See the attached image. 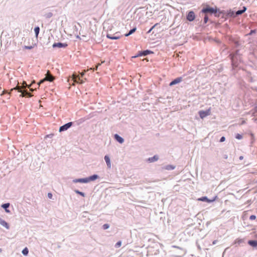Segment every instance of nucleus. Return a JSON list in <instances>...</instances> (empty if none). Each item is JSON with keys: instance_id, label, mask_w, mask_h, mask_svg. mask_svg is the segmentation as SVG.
I'll list each match as a JSON object with an SVG mask.
<instances>
[{"instance_id": "41", "label": "nucleus", "mask_w": 257, "mask_h": 257, "mask_svg": "<svg viewBox=\"0 0 257 257\" xmlns=\"http://www.w3.org/2000/svg\"><path fill=\"white\" fill-rule=\"evenodd\" d=\"M33 47H34L33 46H25L24 48L26 49L31 50V49H33Z\"/></svg>"}, {"instance_id": "13", "label": "nucleus", "mask_w": 257, "mask_h": 257, "mask_svg": "<svg viewBox=\"0 0 257 257\" xmlns=\"http://www.w3.org/2000/svg\"><path fill=\"white\" fill-rule=\"evenodd\" d=\"M114 138L119 144H122L124 142L123 138L117 134L114 135Z\"/></svg>"}, {"instance_id": "7", "label": "nucleus", "mask_w": 257, "mask_h": 257, "mask_svg": "<svg viewBox=\"0 0 257 257\" xmlns=\"http://www.w3.org/2000/svg\"><path fill=\"white\" fill-rule=\"evenodd\" d=\"M151 54H154V52L150 50L147 49L143 51H139L137 54V56H146Z\"/></svg>"}, {"instance_id": "54", "label": "nucleus", "mask_w": 257, "mask_h": 257, "mask_svg": "<svg viewBox=\"0 0 257 257\" xmlns=\"http://www.w3.org/2000/svg\"><path fill=\"white\" fill-rule=\"evenodd\" d=\"M2 248H0V253L2 252Z\"/></svg>"}, {"instance_id": "21", "label": "nucleus", "mask_w": 257, "mask_h": 257, "mask_svg": "<svg viewBox=\"0 0 257 257\" xmlns=\"http://www.w3.org/2000/svg\"><path fill=\"white\" fill-rule=\"evenodd\" d=\"M45 79L48 81L52 82L53 81L54 78V76L51 74H47Z\"/></svg>"}, {"instance_id": "31", "label": "nucleus", "mask_w": 257, "mask_h": 257, "mask_svg": "<svg viewBox=\"0 0 257 257\" xmlns=\"http://www.w3.org/2000/svg\"><path fill=\"white\" fill-rule=\"evenodd\" d=\"M231 41L234 44L235 47H238L240 45L239 43L235 40L233 39L231 40Z\"/></svg>"}, {"instance_id": "30", "label": "nucleus", "mask_w": 257, "mask_h": 257, "mask_svg": "<svg viewBox=\"0 0 257 257\" xmlns=\"http://www.w3.org/2000/svg\"><path fill=\"white\" fill-rule=\"evenodd\" d=\"M209 21V18L207 15L205 14L204 19H203V24H206Z\"/></svg>"}, {"instance_id": "42", "label": "nucleus", "mask_w": 257, "mask_h": 257, "mask_svg": "<svg viewBox=\"0 0 257 257\" xmlns=\"http://www.w3.org/2000/svg\"><path fill=\"white\" fill-rule=\"evenodd\" d=\"M225 140V137L224 136H222L220 138V139L219 140V142L222 143V142H224Z\"/></svg>"}, {"instance_id": "20", "label": "nucleus", "mask_w": 257, "mask_h": 257, "mask_svg": "<svg viewBox=\"0 0 257 257\" xmlns=\"http://www.w3.org/2000/svg\"><path fill=\"white\" fill-rule=\"evenodd\" d=\"M176 168V166L173 165H167L163 167V169L166 170H173L175 169Z\"/></svg>"}, {"instance_id": "48", "label": "nucleus", "mask_w": 257, "mask_h": 257, "mask_svg": "<svg viewBox=\"0 0 257 257\" xmlns=\"http://www.w3.org/2000/svg\"><path fill=\"white\" fill-rule=\"evenodd\" d=\"M131 34H129V32L128 33H126L124 34V36L125 37H128L129 36H130Z\"/></svg>"}, {"instance_id": "38", "label": "nucleus", "mask_w": 257, "mask_h": 257, "mask_svg": "<svg viewBox=\"0 0 257 257\" xmlns=\"http://www.w3.org/2000/svg\"><path fill=\"white\" fill-rule=\"evenodd\" d=\"M121 241H118L115 243V247L116 248H118V247H120L121 246Z\"/></svg>"}, {"instance_id": "23", "label": "nucleus", "mask_w": 257, "mask_h": 257, "mask_svg": "<svg viewBox=\"0 0 257 257\" xmlns=\"http://www.w3.org/2000/svg\"><path fill=\"white\" fill-rule=\"evenodd\" d=\"M34 32H35V36L36 37H37L38 36V35L39 34V32H40V28L39 26H36L34 28Z\"/></svg>"}, {"instance_id": "47", "label": "nucleus", "mask_w": 257, "mask_h": 257, "mask_svg": "<svg viewBox=\"0 0 257 257\" xmlns=\"http://www.w3.org/2000/svg\"><path fill=\"white\" fill-rule=\"evenodd\" d=\"M53 136V134H49V135H47V137L51 138Z\"/></svg>"}, {"instance_id": "25", "label": "nucleus", "mask_w": 257, "mask_h": 257, "mask_svg": "<svg viewBox=\"0 0 257 257\" xmlns=\"http://www.w3.org/2000/svg\"><path fill=\"white\" fill-rule=\"evenodd\" d=\"M22 254L24 255L27 256L28 254V253H29V249H28V248L27 247H25L22 250Z\"/></svg>"}, {"instance_id": "11", "label": "nucleus", "mask_w": 257, "mask_h": 257, "mask_svg": "<svg viewBox=\"0 0 257 257\" xmlns=\"http://www.w3.org/2000/svg\"><path fill=\"white\" fill-rule=\"evenodd\" d=\"M106 37L111 40H117L120 38V36L118 35V33H116L114 35L107 33Z\"/></svg>"}, {"instance_id": "50", "label": "nucleus", "mask_w": 257, "mask_h": 257, "mask_svg": "<svg viewBox=\"0 0 257 257\" xmlns=\"http://www.w3.org/2000/svg\"><path fill=\"white\" fill-rule=\"evenodd\" d=\"M139 56H137V54L134 56L132 57L133 58H137V57H139Z\"/></svg>"}, {"instance_id": "24", "label": "nucleus", "mask_w": 257, "mask_h": 257, "mask_svg": "<svg viewBox=\"0 0 257 257\" xmlns=\"http://www.w3.org/2000/svg\"><path fill=\"white\" fill-rule=\"evenodd\" d=\"M15 89L17 90V91L19 92H20L22 94L23 92H24V90L25 88L23 87L22 86H18L16 87Z\"/></svg>"}, {"instance_id": "46", "label": "nucleus", "mask_w": 257, "mask_h": 257, "mask_svg": "<svg viewBox=\"0 0 257 257\" xmlns=\"http://www.w3.org/2000/svg\"><path fill=\"white\" fill-rule=\"evenodd\" d=\"M223 158L224 159H227L228 158V156L226 154H224L223 155Z\"/></svg>"}, {"instance_id": "26", "label": "nucleus", "mask_w": 257, "mask_h": 257, "mask_svg": "<svg viewBox=\"0 0 257 257\" xmlns=\"http://www.w3.org/2000/svg\"><path fill=\"white\" fill-rule=\"evenodd\" d=\"M226 13L227 11L221 10V17L223 19H226Z\"/></svg>"}, {"instance_id": "39", "label": "nucleus", "mask_w": 257, "mask_h": 257, "mask_svg": "<svg viewBox=\"0 0 257 257\" xmlns=\"http://www.w3.org/2000/svg\"><path fill=\"white\" fill-rule=\"evenodd\" d=\"M256 33V30L254 29V30H251L249 32V33L247 34L248 35H253V34H255Z\"/></svg>"}, {"instance_id": "5", "label": "nucleus", "mask_w": 257, "mask_h": 257, "mask_svg": "<svg viewBox=\"0 0 257 257\" xmlns=\"http://www.w3.org/2000/svg\"><path fill=\"white\" fill-rule=\"evenodd\" d=\"M217 198V196H215L212 197L211 199H209L207 196H202L198 199V201L206 202L207 203H212L216 200Z\"/></svg>"}, {"instance_id": "43", "label": "nucleus", "mask_w": 257, "mask_h": 257, "mask_svg": "<svg viewBox=\"0 0 257 257\" xmlns=\"http://www.w3.org/2000/svg\"><path fill=\"white\" fill-rule=\"evenodd\" d=\"M246 10H247V8L245 6L242 7V9H241V10L243 13L246 11Z\"/></svg>"}, {"instance_id": "10", "label": "nucleus", "mask_w": 257, "mask_h": 257, "mask_svg": "<svg viewBox=\"0 0 257 257\" xmlns=\"http://www.w3.org/2000/svg\"><path fill=\"white\" fill-rule=\"evenodd\" d=\"M182 81V78L181 77H177V78L173 79L170 82L169 86H172L173 85L177 84L180 83Z\"/></svg>"}, {"instance_id": "49", "label": "nucleus", "mask_w": 257, "mask_h": 257, "mask_svg": "<svg viewBox=\"0 0 257 257\" xmlns=\"http://www.w3.org/2000/svg\"><path fill=\"white\" fill-rule=\"evenodd\" d=\"M24 83H25V85H26V86L27 87H28V88H30L31 86H30V85H28V84L26 83V82H24Z\"/></svg>"}, {"instance_id": "29", "label": "nucleus", "mask_w": 257, "mask_h": 257, "mask_svg": "<svg viewBox=\"0 0 257 257\" xmlns=\"http://www.w3.org/2000/svg\"><path fill=\"white\" fill-rule=\"evenodd\" d=\"M53 14L51 12H49L48 13H46L44 15V17L46 18V19H49L50 18H51L52 16H53Z\"/></svg>"}, {"instance_id": "12", "label": "nucleus", "mask_w": 257, "mask_h": 257, "mask_svg": "<svg viewBox=\"0 0 257 257\" xmlns=\"http://www.w3.org/2000/svg\"><path fill=\"white\" fill-rule=\"evenodd\" d=\"M235 17H236V12H234L231 9L227 10L226 18H235Z\"/></svg>"}, {"instance_id": "53", "label": "nucleus", "mask_w": 257, "mask_h": 257, "mask_svg": "<svg viewBox=\"0 0 257 257\" xmlns=\"http://www.w3.org/2000/svg\"><path fill=\"white\" fill-rule=\"evenodd\" d=\"M76 38H77V39H80V37L78 35H77V36H76Z\"/></svg>"}, {"instance_id": "52", "label": "nucleus", "mask_w": 257, "mask_h": 257, "mask_svg": "<svg viewBox=\"0 0 257 257\" xmlns=\"http://www.w3.org/2000/svg\"><path fill=\"white\" fill-rule=\"evenodd\" d=\"M216 242H217V240H214V241H213V244H216Z\"/></svg>"}, {"instance_id": "2", "label": "nucleus", "mask_w": 257, "mask_h": 257, "mask_svg": "<svg viewBox=\"0 0 257 257\" xmlns=\"http://www.w3.org/2000/svg\"><path fill=\"white\" fill-rule=\"evenodd\" d=\"M229 57L231 61V65L232 67H237L238 65V61H240L239 50L237 49L233 53L230 54Z\"/></svg>"}, {"instance_id": "4", "label": "nucleus", "mask_w": 257, "mask_h": 257, "mask_svg": "<svg viewBox=\"0 0 257 257\" xmlns=\"http://www.w3.org/2000/svg\"><path fill=\"white\" fill-rule=\"evenodd\" d=\"M199 116L201 118L203 119L206 117L207 116H208L211 113V108H209L208 109L205 110H200L198 112Z\"/></svg>"}, {"instance_id": "14", "label": "nucleus", "mask_w": 257, "mask_h": 257, "mask_svg": "<svg viewBox=\"0 0 257 257\" xmlns=\"http://www.w3.org/2000/svg\"><path fill=\"white\" fill-rule=\"evenodd\" d=\"M10 206V203H6L3 204L1 205V207L5 210L6 212L10 213V210L9 209Z\"/></svg>"}, {"instance_id": "19", "label": "nucleus", "mask_w": 257, "mask_h": 257, "mask_svg": "<svg viewBox=\"0 0 257 257\" xmlns=\"http://www.w3.org/2000/svg\"><path fill=\"white\" fill-rule=\"evenodd\" d=\"M247 243L253 247H257V240H249Z\"/></svg>"}, {"instance_id": "40", "label": "nucleus", "mask_w": 257, "mask_h": 257, "mask_svg": "<svg viewBox=\"0 0 257 257\" xmlns=\"http://www.w3.org/2000/svg\"><path fill=\"white\" fill-rule=\"evenodd\" d=\"M256 217L255 215H251L249 216V219L251 220H255Z\"/></svg>"}, {"instance_id": "32", "label": "nucleus", "mask_w": 257, "mask_h": 257, "mask_svg": "<svg viewBox=\"0 0 257 257\" xmlns=\"http://www.w3.org/2000/svg\"><path fill=\"white\" fill-rule=\"evenodd\" d=\"M136 30H137V27H134L133 28L131 29L128 31L129 32V34H131V35L132 34L136 32Z\"/></svg>"}, {"instance_id": "9", "label": "nucleus", "mask_w": 257, "mask_h": 257, "mask_svg": "<svg viewBox=\"0 0 257 257\" xmlns=\"http://www.w3.org/2000/svg\"><path fill=\"white\" fill-rule=\"evenodd\" d=\"M67 46H68V44L67 43H62V42H55L52 45V47L53 48H65Z\"/></svg>"}, {"instance_id": "3", "label": "nucleus", "mask_w": 257, "mask_h": 257, "mask_svg": "<svg viewBox=\"0 0 257 257\" xmlns=\"http://www.w3.org/2000/svg\"><path fill=\"white\" fill-rule=\"evenodd\" d=\"M200 13L204 14H209L210 15H213L216 13V6L215 7H211L209 5H206L201 10Z\"/></svg>"}, {"instance_id": "35", "label": "nucleus", "mask_w": 257, "mask_h": 257, "mask_svg": "<svg viewBox=\"0 0 257 257\" xmlns=\"http://www.w3.org/2000/svg\"><path fill=\"white\" fill-rule=\"evenodd\" d=\"M158 25V24H155L147 32V34H150L151 31L155 28V27Z\"/></svg>"}, {"instance_id": "34", "label": "nucleus", "mask_w": 257, "mask_h": 257, "mask_svg": "<svg viewBox=\"0 0 257 257\" xmlns=\"http://www.w3.org/2000/svg\"><path fill=\"white\" fill-rule=\"evenodd\" d=\"M109 224H108V223H105V224H104L103 225H102V228L104 229V230H106L108 228H109Z\"/></svg>"}, {"instance_id": "22", "label": "nucleus", "mask_w": 257, "mask_h": 257, "mask_svg": "<svg viewBox=\"0 0 257 257\" xmlns=\"http://www.w3.org/2000/svg\"><path fill=\"white\" fill-rule=\"evenodd\" d=\"M216 13L214 14V17L216 18H219L221 16V10H220L219 8H218L217 7H216Z\"/></svg>"}, {"instance_id": "44", "label": "nucleus", "mask_w": 257, "mask_h": 257, "mask_svg": "<svg viewBox=\"0 0 257 257\" xmlns=\"http://www.w3.org/2000/svg\"><path fill=\"white\" fill-rule=\"evenodd\" d=\"M53 195L51 193H48V197L50 199H51L52 198Z\"/></svg>"}, {"instance_id": "37", "label": "nucleus", "mask_w": 257, "mask_h": 257, "mask_svg": "<svg viewBox=\"0 0 257 257\" xmlns=\"http://www.w3.org/2000/svg\"><path fill=\"white\" fill-rule=\"evenodd\" d=\"M243 13L241 10H237V11H236V16L237 17L238 16H239V15L242 14Z\"/></svg>"}, {"instance_id": "27", "label": "nucleus", "mask_w": 257, "mask_h": 257, "mask_svg": "<svg viewBox=\"0 0 257 257\" xmlns=\"http://www.w3.org/2000/svg\"><path fill=\"white\" fill-rule=\"evenodd\" d=\"M74 192L77 194H78L82 197H85V194L83 192H81V191H80L79 190H74Z\"/></svg>"}, {"instance_id": "36", "label": "nucleus", "mask_w": 257, "mask_h": 257, "mask_svg": "<svg viewBox=\"0 0 257 257\" xmlns=\"http://www.w3.org/2000/svg\"><path fill=\"white\" fill-rule=\"evenodd\" d=\"M235 137L237 140H241L242 138V136L241 134H236Z\"/></svg>"}, {"instance_id": "16", "label": "nucleus", "mask_w": 257, "mask_h": 257, "mask_svg": "<svg viewBox=\"0 0 257 257\" xmlns=\"http://www.w3.org/2000/svg\"><path fill=\"white\" fill-rule=\"evenodd\" d=\"M159 156L157 155H154L152 157H150L147 159V161L149 163H152L156 162L159 160Z\"/></svg>"}, {"instance_id": "15", "label": "nucleus", "mask_w": 257, "mask_h": 257, "mask_svg": "<svg viewBox=\"0 0 257 257\" xmlns=\"http://www.w3.org/2000/svg\"><path fill=\"white\" fill-rule=\"evenodd\" d=\"M104 160L106 162L108 168H111V161L108 155H105L104 157Z\"/></svg>"}, {"instance_id": "8", "label": "nucleus", "mask_w": 257, "mask_h": 257, "mask_svg": "<svg viewBox=\"0 0 257 257\" xmlns=\"http://www.w3.org/2000/svg\"><path fill=\"white\" fill-rule=\"evenodd\" d=\"M196 18L194 12L192 11H190L187 13L186 15V19L189 22H193Z\"/></svg>"}, {"instance_id": "45", "label": "nucleus", "mask_w": 257, "mask_h": 257, "mask_svg": "<svg viewBox=\"0 0 257 257\" xmlns=\"http://www.w3.org/2000/svg\"><path fill=\"white\" fill-rule=\"evenodd\" d=\"M254 113H257V104L253 108Z\"/></svg>"}, {"instance_id": "33", "label": "nucleus", "mask_w": 257, "mask_h": 257, "mask_svg": "<svg viewBox=\"0 0 257 257\" xmlns=\"http://www.w3.org/2000/svg\"><path fill=\"white\" fill-rule=\"evenodd\" d=\"M243 242H244V240L243 239H236L235 243L238 244H240Z\"/></svg>"}, {"instance_id": "28", "label": "nucleus", "mask_w": 257, "mask_h": 257, "mask_svg": "<svg viewBox=\"0 0 257 257\" xmlns=\"http://www.w3.org/2000/svg\"><path fill=\"white\" fill-rule=\"evenodd\" d=\"M75 81L78 83H80V84H83L84 83V81L83 80L81 79L80 77L78 76H77L75 78Z\"/></svg>"}, {"instance_id": "17", "label": "nucleus", "mask_w": 257, "mask_h": 257, "mask_svg": "<svg viewBox=\"0 0 257 257\" xmlns=\"http://www.w3.org/2000/svg\"><path fill=\"white\" fill-rule=\"evenodd\" d=\"M21 97H31L32 96L31 94L26 89H24V92L22 94L20 95Z\"/></svg>"}, {"instance_id": "6", "label": "nucleus", "mask_w": 257, "mask_h": 257, "mask_svg": "<svg viewBox=\"0 0 257 257\" xmlns=\"http://www.w3.org/2000/svg\"><path fill=\"white\" fill-rule=\"evenodd\" d=\"M73 122L70 121L62 125L59 127V132H62L67 131L73 125Z\"/></svg>"}, {"instance_id": "1", "label": "nucleus", "mask_w": 257, "mask_h": 257, "mask_svg": "<svg viewBox=\"0 0 257 257\" xmlns=\"http://www.w3.org/2000/svg\"><path fill=\"white\" fill-rule=\"evenodd\" d=\"M99 176L97 174H93L88 177L83 178L75 179L72 180V182L74 183H88L91 181H94L96 179H98Z\"/></svg>"}, {"instance_id": "18", "label": "nucleus", "mask_w": 257, "mask_h": 257, "mask_svg": "<svg viewBox=\"0 0 257 257\" xmlns=\"http://www.w3.org/2000/svg\"><path fill=\"white\" fill-rule=\"evenodd\" d=\"M0 224L7 229L10 228V226L8 223L1 218H0Z\"/></svg>"}, {"instance_id": "51", "label": "nucleus", "mask_w": 257, "mask_h": 257, "mask_svg": "<svg viewBox=\"0 0 257 257\" xmlns=\"http://www.w3.org/2000/svg\"><path fill=\"white\" fill-rule=\"evenodd\" d=\"M243 158V157L242 156L239 157V160H242Z\"/></svg>"}]
</instances>
